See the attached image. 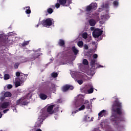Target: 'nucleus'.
Wrapping results in <instances>:
<instances>
[{
  "instance_id": "f257e3e1",
  "label": "nucleus",
  "mask_w": 131,
  "mask_h": 131,
  "mask_svg": "<svg viewBox=\"0 0 131 131\" xmlns=\"http://www.w3.org/2000/svg\"><path fill=\"white\" fill-rule=\"evenodd\" d=\"M114 99H116V100L114 101L112 106V111L117 113L118 115H121L122 114V104L116 96L114 97Z\"/></svg>"
},
{
  "instance_id": "f03ea898",
  "label": "nucleus",
  "mask_w": 131,
  "mask_h": 131,
  "mask_svg": "<svg viewBox=\"0 0 131 131\" xmlns=\"http://www.w3.org/2000/svg\"><path fill=\"white\" fill-rule=\"evenodd\" d=\"M111 121L115 122L116 124H118V123H119V121H122L123 119H120L117 114L113 113L112 116L111 117Z\"/></svg>"
},
{
  "instance_id": "7ed1b4c3",
  "label": "nucleus",
  "mask_w": 131,
  "mask_h": 131,
  "mask_svg": "<svg viewBox=\"0 0 131 131\" xmlns=\"http://www.w3.org/2000/svg\"><path fill=\"white\" fill-rule=\"evenodd\" d=\"M103 34V31L100 29H95L92 33V35L95 38H98L99 36H101Z\"/></svg>"
},
{
  "instance_id": "20e7f679",
  "label": "nucleus",
  "mask_w": 131,
  "mask_h": 131,
  "mask_svg": "<svg viewBox=\"0 0 131 131\" xmlns=\"http://www.w3.org/2000/svg\"><path fill=\"white\" fill-rule=\"evenodd\" d=\"M97 10V4L91 3L89 6H87L85 8V11L90 13L91 11H95Z\"/></svg>"
},
{
  "instance_id": "39448f33",
  "label": "nucleus",
  "mask_w": 131,
  "mask_h": 131,
  "mask_svg": "<svg viewBox=\"0 0 131 131\" xmlns=\"http://www.w3.org/2000/svg\"><path fill=\"white\" fill-rule=\"evenodd\" d=\"M41 24L45 27H48V26H52L53 25V21L51 18H47L46 20H43L41 22Z\"/></svg>"
},
{
  "instance_id": "423d86ee",
  "label": "nucleus",
  "mask_w": 131,
  "mask_h": 131,
  "mask_svg": "<svg viewBox=\"0 0 131 131\" xmlns=\"http://www.w3.org/2000/svg\"><path fill=\"white\" fill-rule=\"evenodd\" d=\"M54 106L55 105L52 104L48 106L47 109V112L48 114L47 113L45 114V117H48L49 116V114H54V110H53V109L54 108Z\"/></svg>"
},
{
  "instance_id": "0eeeda50",
  "label": "nucleus",
  "mask_w": 131,
  "mask_h": 131,
  "mask_svg": "<svg viewBox=\"0 0 131 131\" xmlns=\"http://www.w3.org/2000/svg\"><path fill=\"white\" fill-rule=\"evenodd\" d=\"M74 89V87L72 86V85H69V84H66L62 86L61 89V91L65 93L67 92L69 90H71L72 91Z\"/></svg>"
},
{
  "instance_id": "6e6552de",
  "label": "nucleus",
  "mask_w": 131,
  "mask_h": 131,
  "mask_svg": "<svg viewBox=\"0 0 131 131\" xmlns=\"http://www.w3.org/2000/svg\"><path fill=\"white\" fill-rule=\"evenodd\" d=\"M40 56V54L38 53H35L33 54H32L28 58V60L30 62H31V61H34L35 59H37L38 57Z\"/></svg>"
},
{
  "instance_id": "1a4fd4ad",
  "label": "nucleus",
  "mask_w": 131,
  "mask_h": 131,
  "mask_svg": "<svg viewBox=\"0 0 131 131\" xmlns=\"http://www.w3.org/2000/svg\"><path fill=\"white\" fill-rule=\"evenodd\" d=\"M43 120H45V119L42 118L41 116L39 117L35 124V126H36V127H39L40 126H41V124H42Z\"/></svg>"
},
{
  "instance_id": "9d476101",
  "label": "nucleus",
  "mask_w": 131,
  "mask_h": 131,
  "mask_svg": "<svg viewBox=\"0 0 131 131\" xmlns=\"http://www.w3.org/2000/svg\"><path fill=\"white\" fill-rule=\"evenodd\" d=\"M9 105H10V102H5L1 104H0V111L2 109H6L7 107H9Z\"/></svg>"
},
{
  "instance_id": "9b49d317",
  "label": "nucleus",
  "mask_w": 131,
  "mask_h": 131,
  "mask_svg": "<svg viewBox=\"0 0 131 131\" xmlns=\"http://www.w3.org/2000/svg\"><path fill=\"white\" fill-rule=\"evenodd\" d=\"M72 51L73 53H74L75 56H76L78 54V53H79V50H78L77 49H76V47L75 46H73L72 48Z\"/></svg>"
},
{
  "instance_id": "f8f14e48",
  "label": "nucleus",
  "mask_w": 131,
  "mask_h": 131,
  "mask_svg": "<svg viewBox=\"0 0 131 131\" xmlns=\"http://www.w3.org/2000/svg\"><path fill=\"white\" fill-rule=\"evenodd\" d=\"M25 74H21V75L20 76L19 78V81L20 82H24L25 80H26V77H25Z\"/></svg>"
},
{
  "instance_id": "ddd939ff",
  "label": "nucleus",
  "mask_w": 131,
  "mask_h": 131,
  "mask_svg": "<svg viewBox=\"0 0 131 131\" xmlns=\"http://www.w3.org/2000/svg\"><path fill=\"white\" fill-rule=\"evenodd\" d=\"M59 47H65V41L62 39H60L58 42Z\"/></svg>"
},
{
  "instance_id": "4468645a",
  "label": "nucleus",
  "mask_w": 131,
  "mask_h": 131,
  "mask_svg": "<svg viewBox=\"0 0 131 131\" xmlns=\"http://www.w3.org/2000/svg\"><path fill=\"white\" fill-rule=\"evenodd\" d=\"M90 64L93 69H96V60L92 59Z\"/></svg>"
},
{
  "instance_id": "2eb2a0df",
  "label": "nucleus",
  "mask_w": 131,
  "mask_h": 131,
  "mask_svg": "<svg viewBox=\"0 0 131 131\" xmlns=\"http://www.w3.org/2000/svg\"><path fill=\"white\" fill-rule=\"evenodd\" d=\"M39 97L41 100H46V99L48 98V96L43 93H40Z\"/></svg>"
},
{
  "instance_id": "dca6fc26",
  "label": "nucleus",
  "mask_w": 131,
  "mask_h": 131,
  "mask_svg": "<svg viewBox=\"0 0 131 131\" xmlns=\"http://www.w3.org/2000/svg\"><path fill=\"white\" fill-rule=\"evenodd\" d=\"M89 25H90V26H95V25H96V20H95V19H91L89 20Z\"/></svg>"
},
{
  "instance_id": "f3484780",
  "label": "nucleus",
  "mask_w": 131,
  "mask_h": 131,
  "mask_svg": "<svg viewBox=\"0 0 131 131\" xmlns=\"http://www.w3.org/2000/svg\"><path fill=\"white\" fill-rule=\"evenodd\" d=\"M25 9H27L26 10L25 13L27 14H31V10H30V7L27 6L24 8V10H25Z\"/></svg>"
},
{
  "instance_id": "a211bd4d",
  "label": "nucleus",
  "mask_w": 131,
  "mask_h": 131,
  "mask_svg": "<svg viewBox=\"0 0 131 131\" xmlns=\"http://www.w3.org/2000/svg\"><path fill=\"white\" fill-rule=\"evenodd\" d=\"M105 113H106V110H103L101 111L98 114L99 118H100V117H103L104 116V115H105Z\"/></svg>"
},
{
  "instance_id": "6ab92c4d",
  "label": "nucleus",
  "mask_w": 131,
  "mask_h": 131,
  "mask_svg": "<svg viewBox=\"0 0 131 131\" xmlns=\"http://www.w3.org/2000/svg\"><path fill=\"white\" fill-rule=\"evenodd\" d=\"M58 2L61 6L63 7H65V5H66V3H67V0H58Z\"/></svg>"
},
{
  "instance_id": "aec40b11",
  "label": "nucleus",
  "mask_w": 131,
  "mask_h": 131,
  "mask_svg": "<svg viewBox=\"0 0 131 131\" xmlns=\"http://www.w3.org/2000/svg\"><path fill=\"white\" fill-rule=\"evenodd\" d=\"M21 105L24 106H26V105H28V102H27V100L21 98Z\"/></svg>"
},
{
  "instance_id": "412c9836",
  "label": "nucleus",
  "mask_w": 131,
  "mask_h": 131,
  "mask_svg": "<svg viewBox=\"0 0 131 131\" xmlns=\"http://www.w3.org/2000/svg\"><path fill=\"white\" fill-rule=\"evenodd\" d=\"M83 120L84 121H86L87 122H89V121H91L92 119H91V117H89V116L86 115L84 116Z\"/></svg>"
},
{
  "instance_id": "4be33fe9",
  "label": "nucleus",
  "mask_w": 131,
  "mask_h": 131,
  "mask_svg": "<svg viewBox=\"0 0 131 131\" xmlns=\"http://www.w3.org/2000/svg\"><path fill=\"white\" fill-rule=\"evenodd\" d=\"M22 98H19L16 101V106L21 105Z\"/></svg>"
},
{
  "instance_id": "5701e85b",
  "label": "nucleus",
  "mask_w": 131,
  "mask_h": 131,
  "mask_svg": "<svg viewBox=\"0 0 131 131\" xmlns=\"http://www.w3.org/2000/svg\"><path fill=\"white\" fill-rule=\"evenodd\" d=\"M77 46L79 48H82L83 47V41H79L77 42Z\"/></svg>"
},
{
  "instance_id": "b1692460",
  "label": "nucleus",
  "mask_w": 131,
  "mask_h": 131,
  "mask_svg": "<svg viewBox=\"0 0 131 131\" xmlns=\"http://www.w3.org/2000/svg\"><path fill=\"white\" fill-rule=\"evenodd\" d=\"M58 73L53 72L51 73V76L52 77H53V78H56V77H58Z\"/></svg>"
},
{
  "instance_id": "393cba45",
  "label": "nucleus",
  "mask_w": 131,
  "mask_h": 131,
  "mask_svg": "<svg viewBox=\"0 0 131 131\" xmlns=\"http://www.w3.org/2000/svg\"><path fill=\"white\" fill-rule=\"evenodd\" d=\"M11 96H12V94L10 92H7L4 94V97L5 98H7V97H11Z\"/></svg>"
},
{
  "instance_id": "a878e982",
  "label": "nucleus",
  "mask_w": 131,
  "mask_h": 131,
  "mask_svg": "<svg viewBox=\"0 0 131 131\" xmlns=\"http://www.w3.org/2000/svg\"><path fill=\"white\" fill-rule=\"evenodd\" d=\"M29 45V41H24L22 44V47H26V46H28Z\"/></svg>"
},
{
  "instance_id": "bb28decb",
  "label": "nucleus",
  "mask_w": 131,
  "mask_h": 131,
  "mask_svg": "<svg viewBox=\"0 0 131 131\" xmlns=\"http://www.w3.org/2000/svg\"><path fill=\"white\" fill-rule=\"evenodd\" d=\"M88 94H93L94 93V88L91 87L89 90H88Z\"/></svg>"
},
{
  "instance_id": "cd10ccee",
  "label": "nucleus",
  "mask_w": 131,
  "mask_h": 131,
  "mask_svg": "<svg viewBox=\"0 0 131 131\" xmlns=\"http://www.w3.org/2000/svg\"><path fill=\"white\" fill-rule=\"evenodd\" d=\"M47 12L49 14H51L54 12V10L53 9L50 8L47 9Z\"/></svg>"
},
{
  "instance_id": "c85d7f7f",
  "label": "nucleus",
  "mask_w": 131,
  "mask_h": 131,
  "mask_svg": "<svg viewBox=\"0 0 131 131\" xmlns=\"http://www.w3.org/2000/svg\"><path fill=\"white\" fill-rule=\"evenodd\" d=\"M85 109V105L84 104L82 105L80 108L78 110V111H81L82 110H84Z\"/></svg>"
},
{
  "instance_id": "c756f323",
  "label": "nucleus",
  "mask_w": 131,
  "mask_h": 131,
  "mask_svg": "<svg viewBox=\"0 0 131 131\" xmlns=\"http://www.w3.org/2000/svg\"><path fill=\"white\" fill-rule=\"evenodd\" d=\"M9 79H10V75H9L8 74H6L4 75V79L5 80H7Z\"/></svg>"
},
{
  "instance_id": "7c9ffc66",
  "label": "nucleus",
  "mask_w": 131,
  "mask_h": 131,
  "mask_svg": "<svg viewBox=\"0 0 131 131\" xmlns=\"http://www.w3.org/2000/svg\"><path fill=\"white\" fill-rule=\"evenodd\" d=\"M82 36L83 38L86 39V38H88V33H83L82 35Z\"/></svg>"
},
{
  "instance_id": "2f4dec72",
  "label": "nucleus",
  "mask_w": 131,
  "mask_h": 131,
  "mask_svg": "<svg viewBox=\"0 0 131 131\" xmlns=\"http://www.w3.org/2000/svg\"><path fill=\"white\" fill-rule=\"evenodd\" d=\"M83 64L84 65H89V61L87 59H84L83 60Z\"/></svg>"
},
{
  "instance_id": "473e14b6",
  "label": "nucleus",
  "mask_w": 131,
  "mask_h": 131,
  "mask_svg": "<svg viewBox=\"0 0 131 131\" xmlns=\"http://www.w3.org/2000/svg\"><path fill=\"white\" fill-rule=\"evenodd\" d=\"M20 85H21L20 81H17L15 82V88H18V86H20Z\"/></svg>"
},
{
  "instance_id": "72a5a7b5",
  "label": "nucleus",
  "mask_w": 131,
  "mask_h": 131,
  "mask_svg": "<svg viewBox=\"0 0 131 131\" xmlns=\"http://www.w3.org/2000/svg\"><path fill=\"white\" fill-rule=\"evenodd\" d=\"M113 5H114V6H115V7H117V6H118V1H115L113 2Z\"/></svg>"
},
{
  "instance_id": "f704fd0d",
  "label": "nucleus",
  "mask_w": 131,
  "mask_h": 131,
  "mask_svg": "<svg viewBox=\"0 0 131 131\" xmlns=\"http://www.w3.org/2000/svg\"><path fill=\"white\" fill-rule=\"evenodd\" d=\"M14 67L15 69H18V68L19 67V63H15V64L14 65Z\"/></svg>"
},
{
  "instance_id": "c9c22d12",
  "label": "nucleus",
  "mask_w": 131,
  "mask_h": 131,
  "mask_svg": "<svg viewBox=\"0 0 131 131\" xmlns=\"http://www.w3.org/2000/svg\"><path fill=\"white\" fill-rule=\"evenodd\" d=\"M84 48V50H89V46H88V45L86 44H84L83 46Z\"/></svg>"
},
{
  "instance_id": "e433bc0d",
  "label": "nucleus",
  "mask_w": 131,
  "mask_h": 131,
  "mask_svg": "<svg viewBox=\"0 0 131 131\" xmlns=\"http://www.w3.org/2000/svg\"><path fill=\"white\" fill-rule=\"evenodd\" d=\"M15 75L17 76V77H19V76L20 77V76H21V73H20L19 72H17L15 74Z\"/></svg>"
},
{
  "instance_id": "4c0bfd02",
  "label": "nucleus",
  "mask_w": 131,
  "mask_h": 131,
  "mask_svg": "<svg viewBox=\"0 0 131 131\" xmlns=\"http://www.w3.org/2000/svg\"><path fill=\"white\" fill-rule=\"evenodd\" d=\"M78 83H79V84H82L83 83V81H82V80H78L77 81Z\"/></svg>"
},
{
  "instance_id": "58836bf2",
  "label": "nucleus",
  "mask_w": 131,
  "mask_h": 131,
  "mask_svg": "<svg viewBox=\"0 0 131 131\" xmlns=\"http://www.w3.org/2000/svg\"><path fill=\"white\" fill-rule=\"evenodd\" d=\"M60 5H61V4H59V3H56V4H55V7H56V9H59V8H60Z\"/></svg>"
},
{
  "instance_id": "ea45409f",
  "label": "nucleus",
  "mask_w": 131,
  "mask_h": 131,
  "mask_svg": "<svg viewBox=\"0 0 131 131\" xmlns=\"http://www.w3.org/2000/svg\"><path fill=\"white\" fill-rule=\"evenodd\" d=\"M12 88H13V85H12V84H8L7 85V89L8 90H11V89H12Z\"/></svg>"
},
{
  "instance_id": "a19ab883",
  "label": "nucleus",
  "mask_w": 131,
  "mask_h": 131,
  "mask_svg": "<svg viewBox=\"0 0 131 131\" xmlns=\"http://www.w3.org/2000/svg\"><path fill=\"white\" fill-rule=\"evenodd\" d=\"M58 109H59V108L58 107L54 108V110H53L54 113H56V112H58Z\"/></svg>"
},
{
  "instance_id": "79ce46f5",
  "label": "nucleus",
  "mask_w": 131,
  "mask_h": 131,
  "mask_svg": "<svg viewBox=\"0 0 131 131\" xmlns=\"http://www.w3.org/2000/svg\"><path fill=\"white\" fill-rule=\"evenodd\" d=\"M93 58L94 59H97V58H98V55L97 54H94L93 55Z\"/></svg>"
},
{
  "instance_id": "37998d69",
  "label": "nucleus",
  "mask_w": 131,
  "mask_h": 131,
  "mask_svg": "<svg viewBox=\"0 0 131 131\" xmlns=\"http://www.w3.org/2000/svg\"><path fill=\"white\" fill-rule=\"evenodd\" d=\"M103 66L98 65L97 67H95V69H97V68H103Z\"/></svg>"
},
{
  "instance_id": "c03bdc74",
  "label": "nucleus",
  "mask_w": 131,
  "mask_h": 131,
  "mask_svg": "<svg viewBox=\"0 0 131 131\" xmlns=\"http://www.w3.org/2000/svg\"><path fill=\"white\" fill-rule=\"evenodd\" d=\"M8 111H9V109H6V110H5L4 111H3V113H4V114H5V113H7V112H8Z\"/></svg>"
},
{
  "instance_id": "a18cd8bd",
  "label": "nucleus",
  "mask_w": 131,
  "mask_h": 131,
  "mask_svg": "<svg viewBox=\"0 0 131 131\" xmlns=\"http://www.w3.org/2000/svg\"><path fill=\"white\" fill-rule=\"evenodd\" d=\"M84 104H89V100H85Z\"/></svg>"
},
{
  "instance_id": "49530a36",
  "label": "nucleus",
  "mask_w": 131,
  "mask_h": 131,
  "mask_svg": "<svg viewBox=\"0 0 131 131\" xmlns=\"http://www.w3.org/2000/svg\"><path fill=\"white\" fill-rule=\"evenodd\" d=\"M78 110H77V111H74V112H72V114H73V113H74L75 114V113H76L77 112H78Z\"/></svg>"
},
{
  "instance_id": "de8ad7c7",
  "label": "nucleus",
  "mask_w": 131,
  "mask_h": 131,
  "mask_svg": "<svg viewBox=\"0 0 131 131\" xmlns=\"http://www.w3.org/2000/svg\"><path fill=\"white\" fill-rule=\"evenodd\" d=\"M99 23H100V24H104V21H100Z\"/></svg>"
},
{
  "instance_id": "09e8293b",
  "label": "nucleus",
  "mask_w": 131,
  "mask_h": 131,
  "mask_svg": "<svg viewBox=\"0 0 131 131\" xmlns=\"http://www.w3.org/2000/svg\"><path fill=\"white\" fill-rule=\"evenodd\" d=\"M88 56L91 58V57H92V54H88Z\"/></svg>"
},
{
  "instance_id": "8fccbe9b",
  "label": "nucleus",
  "mask_w": 131,
  "mask_h": 131,
  "mask_svg": "<svg viewBox=\"0 0 131 131\" xmlns=\"http://www.w3.org/2000/svg\"><path fill=\"white\" fill-rule=\"evenodd\" d=\"M2 116H3V114H2L0 112V118H2Z\"/></svg>"
},
{
  "instance_id": "3c124183",
  "label": "nucleus",
  "mask_w": 131,
  "mask_h": 131,
  "mask_svg": "<svg viewBox=\"0 0 131 131\" xmlns=\"http://www.w3.org/2000/svg\"><path fill=\"white\" fill-rule=\"evenodd\" d=\"M36 131H41V129H37L36 130Z\"/></svg>"
},
{
  "instance_id": "603ef678",
  "label": "nucleus",
  "mask_w": 131,
  "mask_h": 131,
  "mask_svg": "<svg viewBox=\"0 0 131 131\" xmlns=\"http://www.w3.org/2000/svg\"><path fill=\"white\" fill-rule=\"evenodd\" d=\"M87 109H90V105L88 104V106H87Z\"/></svg>"
},
{
  "instance_id": "864d4df0",
  "label": "nucleus",
  "mask_w": 131,
  "mask_h": 131,
  "mask_svg": "<svg viewBox=\"0 0 131 131\" xmlns=\"http://www.w3.org/2000/svg\"><path fill=\"white\" fill-rule=\"evenodd\" d=\"M94 27H91V30H94Z\"/></svg>"
},
{
  "instance_id": "5fc2aeb1",
  "label": "nucleus",
  "mask_w": 131,
  "mask_h": 131,
  "mask_svg": "<svg viewBox=\"0 0 131 131\" xmlns=\"http://www.w3.org/2000/svg\"><path fill=\"white\" fill-rule=\"evenodd\" d=\"M38 26H39V24H38L36 25V27H38Z\"/></svg>"
},
{
  "instance_id": "6e6d98bb",
  "label": "nucleus",
  "mask_w": 131,
  "mask_h": 131,
  "mask_svg": "<svg viewBox=\"0 0 131 131\" xmlns=\"http://www.w3.org/2000/svg\"><path fill=\"white\" fill-rule=\"evenodd\" d=\"M27 76H28V75H27V74H25V77H27Z\"/></svg>"
},
{
  "instance_id": "4d7b16f0",
  "label": "nucleus",
  "mask_w": 131,
  "mask_h": 131,
  "mask_svg": "<svg viewBox=\"0 0 131 131\" xmlns=\"http://www.w3.org/2000/svg\"><path fill=\"white\" fill-rule=\"evenodd\" d=\"M1 37H2V35H0V38H1Z\"/></svg>"
},
{
  "instance_id": "13d9d810",
  "label": "nucleus",
  "mask_w": 131,
  "mask_h": 131,
  "mask_svg": "<svg viewBox=\"0 0 131 131\" xmlns=\"http://www.w3.org/2000/svg\"><path fill=\"white\" fill-rule=\"evenodd\" d=\"M95 1H98V0H95Z\"/></svg>"
}]
</instances>
